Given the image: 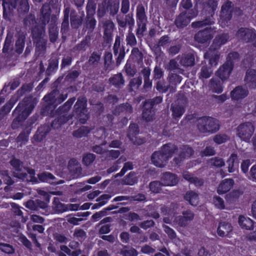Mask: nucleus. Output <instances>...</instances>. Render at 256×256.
<instances>
[{"mask_svg":"<svg viewBox=\"0 0 256 256\" xmlns=\"http://www.w3.org/2000/svg\"><path fill=\"white\" fill-rule=\"evenodd\" d=\"M198 128L204 134H213L220 129L217 120L212 117L202 116L198 120Z\"/></svg>","mask_w":256,"mask_h":256,"instance_id":"6","label":"nucleus"},{"mask_svg":"<svg viewBox=\"0 0 256 256\" xmlns=\"http://www.w3.org/2000/svg\"><path fill=\"white\" fill-rule=\"evenodd\" d=\"M4 19L10 22L13 16L14 10L17 8L20 14L28 12L30 10L28 0H2Z\"/></svg>","mask_w":256,"mask_h":256,"instance_id":"3","label":"nucleus"},{"mask_svg":"<svg viewBox=\"0 0 256 256\" xmlns=\"http://www.w3.org/2000/svg\"><path fill=\"white\" fill-rule=\"evenodd\" d=\"M46 198V202L42 201L39 199L36 200H30L27 201L25 204V206L34 211H39L40 210H45L48 207V203L50 202V196L46 192H43Z\"/></svg>","mask_w":256,"mask_h":256,"instance_id":"11","label":"nucleus"},{"mask_svg":"<svg viewBox=\"0 0 256 256\" xmlns=\"http://www.w3.org/2000/svg\"><path fill=\"white\" fill-rule=\"evenodd\" d=\"M169 158L168 156L164 154L161 151H156L152 155L151 160L152 163L156 166L159 168L164 167Z\"/></svg>","mask_w":256,"mask_h":256,"instance_id":"16","label":"nucleus"},{"mask_svg":"<svg viewBox=\"0 0 256 256\" xmlns=\"http://www.w3.org/2000/svg\"><path fill=\"white\" fill-rule=\"evenodd\" d=\"M59 64V58L58 56H52L48 62V68L46 70L47 76H50L58 70Z\"/></svg>","mask_w":256,"mask_h":256,"instance_id":"30","label":"nucleus"},{"mask_svg":"<svg viewBox=\"0 0 256 256\" xmlns=\"http://www.w3.org/2000/svg\"><path fill=\"white\" fill-rule=\"evenodd\" d=\"M236 36L242 42H250L256 39V32L254 28H240L237 31Z\"/></svg>","mask_w":256,"mask_h":256,"instance_id":"12","label":"nucleus"},{"mask_svg":"<svg viewBox=\"0 0 256 256\" xmlns=\"http://www.w3.org/2000/svg\"><path fill=\"white\" fill-rule=\"evenodd\" d=\"M212 73V68L207 66H203L200 72V79H204L209 78Z\"/></svg>","mask_w":256,"mask_h":256,"instance_id":"50","label":"nucleus"},{"mask_svg":"<svg viewBox=\"0 0 256 256\" xmlns=\"http://www.w3.org/2000/svg\"><path fill=\"white\" fill-rule=\"evenodd\" d=\"M190 18L186 12H183L178 16L174 20V24L178 28H184L190 22Z\"/></svg>","mask_w":256,"mask_h":256,"instance_id":"25","label":"nucleus"},{"mask_svg":"<svg viewBox=\"0 0 256 256\" xmlns=\"http://www.w3.org/2000/svg\"><path fill=\"white\" fill-rule=\"evenodd\" d=\"M244 80L248 83L251 84L250 86L256 88V70L254 69L247 70Z\"/></svg>","mask_w":256,"mask_h":256,"instance_id":"42","label":"nucleus"},{"mask_svg":"<svg viewBox=\"0 0 256 256\" xmlns=\"http://www.w3.org/2000/svg\"><path fill=\"white\" fill-rule=\"evenodd\" d=\"M217 0H208L203 3L202 13L206 16L203 20L192 22V26L193 28H200L206 26H210L214 24V16L218 8Z\"/></svg>","mask_w":256,"mask_h":256,"instance_id":"5","label":"nucleus"},{"mask_svg":"<svg viewBox=\"0 0 256 256\" xmlns=\"http://www.w3.org/2000/svg\"><path fill=\"white\" fill-rule=\"evenodd\" d=\"M14 51L18 54L22 53L25 46L26 35L24 32H19L16 36Z\"/></svg>","mask_w":256,"mask_h":256,"instance_id":"20","label":"nucleus"},{"mask_svg":"<svg viewBox=\"0 0 256 256\" xmlns=\"http://www.w3.org/2000/svg\"><path fill=\"white\" fill-rule=\"evenodd\" d=\"M238 223L242 228L246 230H253L256 224V222L250 218L242 215L239 216Z\"/></svg>","mask_w":256,"mask_h":256,"instance_id":"28","label":"nucleus"},{"mask_svg":"<svg viewBox=\"0 0 256 256\" xmlns=\"http://www.w3.org/2000/svg\"><path fill=\"white\" fill-rule=\"evenodd\" d=\"M228 171L232 173L236 171L238 167V156L236 154H232L227 160Z\"/></svg>","mask_w":256,"mask_h":256,"instance_id":"37","label":"nucleus"},{"mask_svg":"<svg viewBox=\"0 0 256 256\" xmlns=\"http://www.w3.org/2000/svg\"><path fill=\"white\" fill-rule=\"evenodd\" d=\"M230 38L228 34L222 33L216 36L208 50L204 54V58L208 60L211 66H216L220 58L219 50L221 46L226 43Z\"/></svg>","mask_w":256,"mask_h":256,"instance_id":"1","label":"nucleus"},{"mask_svg":"<svg viewBox=\"0 0 256 256\" xmlns=\"http://www.w3.org/2000/svg\"><path fill=\"white\" fill-rule=\"evenodd\" d=\"M209 164L211 167L222 168L225 162L222 158L216 156L210 160Z\"/></svg>","mask_w":256,"mask_h":256,"instance_id":"53","label":"nucleus"},{"mask_svg":"<svg viewBox=\"0 0 256 256\" xmlns=\"http://www.w3.org/2000/svg\"><path fill=\"white\" fill-rule=\"evenodd\" d=\"M0 250L3 252L9 254H13L15 252V250L12 245L2 242H0Z\"/></svg>","mask_w":256,"mask_h":256,"instance_id":"55","label":"nucleus"},{"mask_svg":"<svg viewBox=\"0 0 256 256\" xmlns=\"http://www.w3.org/2000/svg\"><path fill=\"white\" fill-rule=\"evenodd\" d=\"M31 36L33 42L44 38L42 35L44 32V26H35L34 28L31 29Z\"/></svg>","mask_w":256,"mask_h":256,"instance_id":"34","label":"nucleus"},{"mask_svg":"<svg viewBox=\"0 0 256 256\" xmlns=\"http://www.w3.org/2000/svg\"><path fill=\"white\" fill-rule=\"evenodd\" d=\"M52 208L55 212L57 214H62L64 212L68 211L66 204L62 203L60 198L57 197L54 198Z\"/></svg>","mask_w":256,"mask_h":256,"instance_id":"35","label":"nucleus"},{"mask_svg":"<svg viewBox=\"0 0 256 256\" xmlns=\"http://www.w3.org/2000/svg\"><path fill=\"white\" fill-rule=\"evenodd\" d=\"M228 139V136L226 134H217L213 138L214 142L218 144L225 143Z\"/></svg>","mask_w":256,"mask_h":256,"instance_id":"56","label":"nucleus"},{"mask_svg":"<svg viewBox=\"0 0 256 256\" xmlns=\"http://www.w3.org/2000/svg\"><path fill=\"white\" fill-rule=\"evenodd\" d=\"M161 182L163 186H174L178 183V177L174 174L170 172H165L163 173L161 177Z\"/></svg>","mask_w":256,"mask_h":256,"instance_id":"21","label":"nucleus"},{"mask_svg":"<svg viewBox=\"0 0 256 256\" xmlns=\"http://www.w3.org/2000/svg\"><path fill=\"white\" fill-rule=\"evenodd\" d=\"M90 40V37L88 36H86L80 43L77 44L76 46L74 49V50H77L78 52H84L89 46Z\"/></svg>","mask_w":256,"mask_h":256,"instance_id":"46","label":"nucleus"},{"mask_svg":"<svg viewBox=\"0 0 256 256\" xmlns=\"http://www.w3.org/2000/svg\"><path fill=\"white\" fill-rule=\"evenodd\" d=\"M13 42V34L10 32H8L4 40L2 49V52L3 54H6L13 53L14 50Z\"/></svg>","mask_w":256,"mask_h":256,"instance_id":"23","label":"nucleus"},{"mask_svg":"<svg viewBox=\"0 0 256 256\" xmlns=\"http://www.w3.org/2000/svg\"><path fill=\"white\" fill-rule=\"evenodd\" d=\"M92 128L88 126H81L78 130H74L72 135L76 138H82L85 137L91 132Z\"/></svg>","mask_w":256,"mask_h":256,"instance_id":"41","label":"nucleus"},{"mask_svg":"<svg viewBox=\"0 0 256 256\" xmlns=\"http://www.w3.org/2000/svg\"><path fill=\"white\" fill-rule=\"evenodd\" d=\"M182 66L188 67L194 66L195 64L194 56L192 53L183 54L179 62Z\"/></svg>","mask_w":256,"mask_h":256,"instance_id":"31","label":"nucleus"},{"mask_svg":"<svg viewBox=\"0 0 256 256\" xmlns=\"http://www.w3.org/2000/svg\"><path fill=\"white\" fill-rule=\"evenodd\" d=\"M96 21L94 18V16H86V28L90 31H92L95 28Z\"/></svg>","mask_w":256,"mask_h":256,"instance_id":"57","label":"nucleus"},{"mask_svg":"<svg viewBox=\"0 0 256 256\" xmlns=\"http://www.w3.org/2000/svg\"><path fill=\"white\" fill-rule=\"evenodd\" d=\"M116 20L119 27L124 28L126 27V25H128L129 30L130 31H132L135 23L132 13H130L126 14L124 20H120L118 17H117Z\"/></svg>","mask_w":256,"mask_h":256,"instance_id":"22","label":"nucleus"},{"mask_svg":"<svg viewBox=\"0 0 256 256\" xmlns=\"http://www.w3.org/2000/svg\"><path fill=\"white\" fill-rule=\"evenodd\" d=\"M136 20L138 28L136 30V35L138 38L144 36V32L146 30L148 18L144 6L140 4L136 9Z\"/></svg>","mask_w":256,"mask_h":256,"instance_id":"8","label":"nucleus"},{"mask_svg":"<svg viewBox=\"0 0 256 256\" xmlns=\"http://www.w3.org/2000/svg\"><path fill=\"white\" fill-rule=\"evenodd\" d=\"M70 20L72 28H78L82 24L83 18L81 16H78L75 12H72L70 14Z\"/></svg>","mask_w":256,"mask_h":256,"instance_id":"43","label":"nucleus"},{"mask_svg":"<svg viewBox=\"0 0 256 256\" xmlns=\"http://www.w3.org/2000/svg\"><path fill=\"white\" fill-rule=\"evenodd\" d=\"M52 90L43 98L46 105L42 107V112L52 115L56 106L64 102L68 96V93L60 94L58 86H53Z\"/></svg>","mask_w":256,"mask_h":256,"instance_id":"2","label":"nucleus"},{"mask_svg":"<svg viewBox=\"0 0 256 256\" xmlns=\"http://www.w3.org/2000/svg\"><path fill=\"white\" fill-rule=\"evenodd\" d=\"M52 10L50 6L46 3L40 9L41 16L40 18L42 24L44 26L50 22Z\"/></svg>","mask_w":256,"mask_h":256,"instance_id":"24","label":"nucleus"},{"mask_svg":"<svg viewBox=\"0 0 256 256\" xmlns=\"http://www.w3.org/2000/svg\"><path fill=\"white\" fill-rule=\"evenodd\" d=\"M34 42L35 44L36 48L37 50L44 51L46 50L47 40L44 38Z\"/></svg>","mask_w":256,"mask_h":256,"instance_id":"63","label":"nucleus"},{"mask_svg":"<svg viewBox=\"0 0 256 256\" xmlns=\"http://www.w3.org/2000/svg\"><path fill=\"white\" fill-rule=\"evenodd\" d=\"M129 31L130 30H129ZM126 40L127 44L130 45V46H134L136 44V36L132 32H128L126 36Z\"/></svg>","mask_w":256,"mask_h":256,"instance_id":"61","label":"nucleus"},{"mask_svg":"<svg viewBox=\"0 0 256 256\" xmlns=\"http://www.w3.org/2000/svg\"><path fill=\"white\" fill-rule=\"evenodd\" d=\"M68 120V116L58 115V116L52 121L51 127L54 129H58Z\"/></svg>","mask_w":256,"mask_h":256,"instance_id":"38","label":"nucleus"},{"mask_svg":"<svg viewBox=\"0 0 256 256\" xmlns=\"http://www.w3.org/2000/svg\"><path fill=\"white\" fill-rule=\"evenodd\" d=\"M31 129H28L26 130H23L20 132L18 136L17 140L18 142H22L25 143L28 140V137L30 133Z\"/></svg>","mask_w":256,"mask_h":256,"instance_id":"59","label":"nucleus"},{"mask_svg":"<svg viewBox=\"0 0 256 256\" xmlns=\"http://www.w3.org/2000/svg\"><path fill=\"white\" fill-rule=\"evenodd\" d=\"M210 28H206L200 30L194 35V40L200 44H204L211 40L213 37Z\"/></svg>","mask_w":256,"mask_h":256,"instance_id":"17","label":"nucleus"},{"mask_svg":"<svg viewBox=\"0 0 256 256\" xmlns=\"http://www.w3.org/2000/svg\"><path fill=\"white\" fill-rule=\"evenodd\" d=\"M213 202L215 206L220 210L224 209L225 208L224 200L220 196H214Z\"/></svg>","mask_w":256,"mask_h":256,"instance_id":"62","label":"nucleus"},{"mask_svg":"<svg viewBox=\"0 0 256 256\" xmlns=\"http://www.w3.org/2000/svg\"><path fill=\"white\" fill-rule=\"evenodd\" d=\"M35 104L36 102L31 96L25 97L20 101L12 112V115L15 118L12 126L26 120L32 112Z\"/></svg>","mask_w":256,"mask_h":256,"instance_id":"4","label":"nucleus"},{"mask_svg":"<svg viewBox=\"0 0 256 256\" xmlns=\"http://www.w3.org/2000/svg\"><path fill=\"white\" fill-rule=\"evenodd\" d=\"M254 130V126L252 122H242L236 129V135L241 140L248 142L253 136Z\"/></svg>","mask_w":256,"mask_h":256,"instance_id":"10","label":"nucleus"},{"mask_svg":"<svg viewBox=\"0 0 256 256\" xmlns=\"http://www.w3.org/2000/svg\"><path fill=\"white\" fill-rule=\"evenodd\" d=\"M156 108L152 104L145 102L142 106V118L147 122L152 121L155 118Z\"/></svg>","mask_w":256,"mask_h":256,"instance_id":"15","label":"nucleus"},{"mask_svg":"<svg viewBox=\"0 0 256 256\" xmlns=\"http://www.w3.org/2000/svg\"><path fill=\"white\" fill-rule=\"evenodd\" d=\"M234 10L233 3L228 0H226L221 7L219 22L222 28L228 26L232 17Z\"/></svg>","mask_w":256,"mask_h":256,"instance_id":"9","label":"nucleus"},{"mask_svg":"<svg viewBox=\"0 0 256 256\" xmlns=\"http://www.w3.org/2000/svg\"><path fill=\"white\" fill-rule=\"evenodd\" d=\"M76 98L72 97L69 98L64 104L60 106L56 110V112L57 115L68 116V112L72 108L74 102Z\"/></svg>","mask_w":256,"mask_h":256,"instance_id":"26","label":"nucleus"},{"mask_svg":"<svg viewBox=\"0 0 256 256\" xmlns=\"http://www.w3.org/2000/svg\"><path fill=\"white\" fill-rule=\"evenodd\" d=\"M96 158V155L92 153L84 154L82 159L83 164L86 166H90L94 162Z\"/></svg>","mask_w":256,"mask_h":256,"instance_id":"52","label":"nucleus"},{"mask_svg":"<svg viewBox=\"0 0 256 256\" xmlns=\"http://www.w3.org/2000/svg\"><path fill=\"white\" fill-rule=\"evenodd\" d=\"M184 198L192 206H196L198 204V195L194 191L190 190L187 192L184 196Z\"/></svg>","mask_w":256,"mask_h":256,"instance_id":"36","label":"nucleus"},{"mask_svg":"<svg viewBox=\"0 0 256 256\" xmlns=\"http://www.w3.org/2000/svg\"><path fill=\"white\" fill-rule=\"evenodd\" d=\"M232 230V226L230 224L226 222H220L217 228L218 236L224 238L228 236Z\"/></svg>","mask_w":256,"mask_h":256,"instance_id":"29","label":"nucleus"},{"mask_svg":"<svg viewBox=\"0 0 256 256\" xmlns=\"http://www.w3.org/2000/svg\"><path fill=\"white\" fill-rule=\"evenodd\" d=\"M140 132L138 126L134 123H130L129 126V129L127 134L128 138L134 144L138 145L144 143V140L138 138L137 136Z\"/></svg>","mask_w":256,"mask_h":256,"instance_id":"14","label":"nucleus"},{"mask_svg":"<svg viewBox=\"0 0 256 256\" xmlns=\"http://www.w3.org/2000/svg\"><path fill=\"white\" fill-rule=\"evenodd\" d=\"M100 59V55L96 52H94L90 56L88 62L91 65L98 64Z\"/></svg>","mask_w":256,"mask_h":256,"instance_id":"64","label":"nucleus"},{"mask_svg":"<svg viewBox=\"0 0 256 256\" xmlns=\"http://www.w3.org/2000/svg\"><path fill=\"white\" fill-rule=\"evenodd\" d=\"M10 163L16 171L18 172L22 171V162L19 159L14 158L10 160Z\"/></svg>","mask_w":256,"mask_h":256,"instance_id":"58","label":"nucleus"},{"mask_svg":"<svg viewBox=\"0 0 256 256\" xmlns=\"http://www.w3.org/2000/svg\"><path fill=\"white\" fill-rule=\"evenodd\" d=\"M170 110L172 112V118L178 120L185 112L184 108L182 106L178 104H172Z\"/></svg>","mask_w":256,"mask_h":256,"instance_id":"33","label":"nucleus"},{"mask_svg":"<svg viewBox=\"0 0 256 256\" xmlns=\"http://www.w3.org/2000/svg\"><path fill=\"white\" fill-rule=\"evenodd\" d=\"M234 64L230 60L226 62L221 66L216 72V76L219 78L222 81L228 79L234 69Z\"/></svg>","mask_w":256,"mask_h":256,"instance_id":"13","label":"nucleus"},{"mask_svg":"<svg viewBox=\"0 0 256 256\" xmlns=\"http://www.w3.org/2000/svg\"><path fill=\"white\" fill-rule=\"evenodd\" d=\"M234 184V180L232 178L223 180L217 188L216 192L219 194H226L232 188Z\"/></svg>","mask_w":256,"mask_h":256,"instance_id":"19","label":"nucleus"},{"mask_svg":"<svg viewBox=\"0 0 256 256\" xmlns=\"http://www.w3.org/2000/svg\"><path fill=\"white\" fill-rule=\"evenodd\" d=\"M123 256H138V251L133 248H130L127 246H124L120 250V253Z\"/></svg>","mask_w":256,"mask_h":256,"instance_id":"49","label":"nucleus"},{"mask_svg":"<svg viewBox=\"0 0 256 256\" xmlns=\"http://www.w3.org/2000/svg\"><path fill=\"white\" fill-rule=\"evenodd\" d=\"M247 88L242 86H238L234 88L230 92V97L232 100H240L246 98L248 94Z\"/></svg>","mask_w":256,"mask_h":256,"instance_id":"18","label":"nucleus"},{"mask_svg":"<svg viewBox=\"0 0 256 256\" xmlns=\"http://www.w3.org/2000/svg\"><path fill=\"white\" fill-rule=\"evenodd\" d=\"M50 130V127L48 125H44L39 127L34 136V140L36 142H41L46 137Z\"/></svg>","mask_w":256,"mask_h":256,"instance_id":"27","label":"nucleus"},{"mask_svg":"<svg viewBox=\"0 0 256 256\" xmlns=\"http://www.w3.org/2000/svg\"><path fill=\"white\" fill-rule=\"evenodd\" d=\"M38 178L40 181L44 182H51L55 179L54 176L48 172H43L39 174L38 175Z\"/></svg>","mask_w":256,"mask_h":256,"instance_id":"48","label":"nucleus"},{"mask_svg":"<svg viewBox=\"0 0 256 256\" xmlns=\"http://www.w3.org/2000/svg\"><path fill=\"white\" fill-rule=\"evenodd\" d=\"M138 178L136 174L134 172H130L122 180L124 184L132 186L138 182Z\"/></svg>","mask_w":256,"mask_h":256,"instance_id":"47","label":"nucleus"},{"mask_svg":"<svg viewBox=\"0 0 256 256\" xmlns=\"http://www.w3.org/2000/svg\"><path fill=\"white\" fill-rule=\"evenodd\" d=\"M110 82L116 88H120L124 84V80L122 73L120 72L114 75L109 79Z\"/></svg>","mask_w":256,"mask_h":256,"instance_id":"45","label":"nucleus"},{"mask_svg":"<svg viewBox=\"0 0 256 256\" xmlns=\"http://www.w3.org/2000/svg\"><path fill=\"white\" fill-rule=\"evenodd\" d=\"M168 78L170 82L174 85L180 84L182 80V77L174 73L170 74Z\"/></svg>","mask_w":256,"mask_h":256,"instance_id":"60","label":"nucleus"},{"mask_svg":"<svg viewBox=\"0 0 256 256\" xmlns=\"http://www.w3.org/2000/svg\"><path fill=\"white\" fill-rule=\"evenodd\" d=\"M87 98L84 96L78 98L74 106V112L81 124H85L90 118L87 109Z\"/></svg>","mask_w":256,"mask_h":256,"instance_id":"7","label":"nucleus"},{"mask_svg":"<svg viewBox=\"0 0 256 256\" xmlns=\"http://www.w3.org/2000/svg\"><path fill=\"white\" fill-rule=\"evenodd\" d=\"M178 150L177 146L171 143H168L164 144L162 146V150H160L164 154H166V156H168V158H170Z\"/></svg>","mask_w":256,"mask_h":256,"instance_id":"40","label":"nucleus"},{"mask_svg":"<svg viewBox=\"0 0 256 256\" xmlns=\"http://www.w3.org/2000/svg\"><path fill=\"white\" fill-rule=\"evenodd\" d=\"M33 88V84L31 83L24 84L16 92L18 97L23 96L26 92H30Z\"/></svg>","mask_w":256,"mask_h":256,"instance_id":"54","label":"nucleus"},{"mask_svg":"<svg viewBox=\"0 0 256 256\" xmlns=\"http://www.w3.org/2000/svg\"><path fill=\"white\" fill-rule=\"evenodd\" d=\"M107 8L110 16H115L118 14L120 8V0H109Z\"/></svg>","mask_w":256,"mask_h":256,"instance_id":"39","label":"nucleus"},{"mask_svg":"<svg viewBox=\"0 0 256 256\" xmlns=\"http://www.w3.org/2000/svg\"><path fill=\"white\" fill-rule=\"evenodd\" d=\"M222 80L218 78H212L210 80L209 86L212 92L220 94L223 91V86Z\"/></svg>","mask_w":256,"mask_h":256,"instance_id":"32","label":"nucleus"},{"mask_svg":"<svg viewBox=\"0 0 256 256\" xmlns=\"http://www.w3.org/2000/svg\"><path fill=\"white\" fill-rule=\"evenodd\" d=\"M23 24L26 28H28L30 30L34 28L35 26H38L35 16L32 14L28 15L24 19Z\"/></svg>","mask_w":256,"mask_h":256,"instance_id":"44","label":"nucleus"},{"mask_svg":"<svg viewBox=\"0 0 256 256\" xmlns=\"http://www.w3.org/2000/svg\"><path fill=\"white\" fill-rule=\"evenodd\" d=\"M162 186H163L162 182L157 180L152 181L150 183L149 188L152 192L158 194L161 191Z\"/></svg>","mask_w":256,"mask_h":256,"instance_id":"51","label":"nucleus"}]
</instances>
